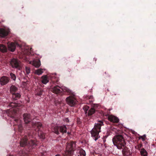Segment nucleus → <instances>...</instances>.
<instances>
[{
  "label": "nucleus",
  "instance_id": "f257e3e1",
  "mask_svg": "<svg viewBox=\"0 0 156 156\" xmlns=\"http://www.w3.org/2000/svg\"><path fill=\"white\" fill-rule=\"evenodd\" d=\"M113 144L119 149H123L126 146V143L124 138L121 135L117 134L112 139Z\"/></svg>",
  "mask_w": 156,
  "mask_h": 156
},
{
  "label": "nucleus",
  "instance_id": "f03ea898",
  "mask_svg": "<svg viewBox=\"0 0 156 156\" xmlns=\"http://www.w3.org/2000/svg\"><path fill=\"white\" fill-rule=\"evenodd\" d=\"M69 93L70 95L66 98V102L70 106H73L76 104L77 101L76 98L75 94L74 93L71 91L70 93Z\"/></svg>",
  "mask_w": 156,
  "mask_h": 156
},
{
  "label": "nucleus",
  "instance_id": "7ed1b4c3",
  "mask_svg": "<svg viewBox=\"0 0 156 156\" xmlns=\"http://www.w3.org/2000/svg\"><path fill=\"white\" fill-rule=\"evenodd\" d=\"M75 146V144L73 142H72L68 144L65 152L64 155L65 156H72Z\"/></svg>",
  "mask_w": 156,
  "mask_h": 156
},
{
  "label": "nucleus",
  "instance_id": "20e7f679",
  "mask_svg": "<svg viewBox=\"0 0 156 156\" xmlns=\"http://www.w3.org/2000/svg\"><path fill=\"white\" fill-rule=\"evenodd\" d=\"M61 90L63 92L67 93H70L71 92V90H70L64 86H62L60 87L58 86H56L53 88L52 90L54 93L58 94L61 92Z\"/></svg>",
  "mask_w": 156,
  "mask_h": 156
},
{
  "label": "nucleus",
  "instance_id": "39448f33",
  "mask_svg": "<svg viewBox=\"0 0 156 156\" xmlns=\"http://www.w3.org/2000/svg\"><path fill=\"white\" fill-rule=\"evenodd\" d=\"M27 136H25L21 140V141L20 142L21 146L23 147L28 145L27 142ZM28 144L29 145L33 146L36 145V144L33 140H31L30 142Z\"/></svg>",
  "mask_w": 156,
  "mask_h": 156
},
{
  "label": "nucleus",
  "instance_id": "423d86ee",
  "mask_svg": "<svg viewBox=\"0 0 156 156\" xmlns=\"http://www.w3.org/2000/svg\"><path fill=\"white\" fill-rule=\"evenodd\" d=\"M10 64L13 68H18L19 70L20 69V62L17 59H12L11 61Z\"/></svg>",
  "mask_w": 156,
  "mask_h": 156
},
{
  "label": "nucleus",
  "instance_id": "0eeeda50",
  "mask_svg": "<svg viewBox=\"0 0 156 156\" xmlns=\"http://www.w3.org/2000/svg\"><path fill=\"white\" fill-rule=\"evenodd\" d=\"M9 31V29L7 28H0V37H5L8 35Z\"/></svg>",
  "mask_w": 156,
  "mask_h": 156
},
{
  "label": "nucleus",
  "instance_id": "6e6552de",
  "mask_svg": "<svg viewBox=\"0 0 156 156\" xmlns=\"http://www.w3.org/2000/svg\"><path fill=\"white\" fill-rule=\"evenodd\" d=\"M100 131H97L95 130L94 129H93L91 131V136L93 139L96 141L98 138L100 137V136L99 135Z\"/></svg>",
  "mask_w": 156,
  "mask_h": 156
},
{
  "label": "nucleus",
  "instance_id": "1a4fd4ad",
  "mask_svg": "<svg viewBox=\"0 0 156 156\" xmlns=\"http://www.w3.org/2000/svg\"><path fill=\"white\" fill-rule=\"evenodd\" d=\"M20 47L23 49V51L24 52V54L27 55H30L31 54V52L32 51V48H29L27 46H26L24 48L22 46H19Z\"/></svg>",
  "mask_w": 156,
  "mask_h": 156
},
{
  "label": "nucleus",
  "instance_id": "9d476101",
  "mask_svg": "<svg viewBox=\"0 0 156 156\" xmlns=\"http://www.w3.org/2000/svg\"><path fill=\"white\" fill-rule=\"evenodd\" d=\"M24 121L26 123H28L30 122L32 119V117H30V115L27 113H25L23 115Z\"/></svg>",
  "mask_w": 156,
  "mask_h": 156
},
{
  "label": "nucleus",
  "instance_id": "9b49d317",
  "mask_svg": "<svg viewBox=\"0 0 156 156\" xmlns=\"http://www.w3.org/2000/svg\"><path fill=\"white\" fill-rule=\"evenodd\" d=\"M9 79L8 77L6 76H2L0 80V83L2 85L7 84L9 82Z\"/></svg>",
  "mask_w": 156,
  "mask_h": 156
},
{
  "label": "nucleus",
  "instance_id": "f8f14e48",
  "mask_svg": "<svg viewBox=\"0 0 156 156\" xmlns=\"http://www.w3.org/2000/svg\"><path fill=\"white\" fill-rule=\"evenodd\" d=\"M108 119L110 121L114 123H118L119 121V119L117 117L112 115H108Z\"/></svg>",
  "mask_w": 156,
  "mask_h": 156
},
{
  "label": "nucleus",
  "instance_id": "ddd939ff",
  "mask_svg": "<svg viewBox=\"0 0 156 156\" xmlns=\"http://www.w3.org/2000/svg\"><path fill=\"white\" fill-rule=\"evenodd\" d=\"M16 44L17 45L19 46L17 43H11L8 44V48L9 50L12 52L14 51L16 49Z\"/></svg>",
  "mask_w": 156,
  "mask_h": 156
},
{
  "label": "nucleus",
  "instance_id": "4468645a",
  "mask_svg": "<svg viewBox=\"0 0 156 156\" xmlns=\"http://www.w3.org/2000/svg\"><path fill=\"white\" fill-rule=\"evenodd\" d=\"M103 125V122L101 121H99L97 123L95 124L94 128L95 130L97 131L101 132L100 129L101 126Z\"/></svg>",
  "mask_w": 156,
  "mask_h": 156
},
{
  "label": "nucleus",
  "instance_id": "2eb2a0df",
  "mask_svg": "<svg viewBox=\"0 0 156 156\" xmlns=\"http://www.w3.org/2000/svg\"><path fill=\"white\" fill-rule=\"evenodd\" d=\"M30 64H32L35 67L38 68L41 65L40 61L39 60H35L33 61H31L29 62Z\"/></svg>",
  "mask_w": 156,
  "mask_h": 156
},
{
  "label": "nucleus",
  "instance_id": "dca6fc26",
  "mask_svg": "<svg viewBox=\"0 0 156 156\" xmlns=\"http://www.w3.org/2000/svg\"><path fill=\"white\" fill-rule=\"evenodd\" d=\"M41 82L46 84L49 82V80L47 75H43L41 77Z\"/></svg>",
  "mask_w": 156,
  "mask_h": 156
},
{
  "label": "nucleus",
  "instance_id": "f3484780",
  "mask_svg": "<svg viewBox=\"0 0 156 156\" xmlns=\"http://www.w3.org/2000/svg\"><path fill=\"white\" fill-rule=\"evenodd\" d=\"M6 47L3 44H0V51L2 52H6L7 51Z\"/></svg>",
  "mask_w": 156,
  "mask_h": 156
},
{
  "label": "nucleus",
  "instance_id": "a211bd4d",
  "mask_svg": "<svg viewBox=\"0 0 156 156\" xmlns=\"http://www.w3.org/2000/svg\"><path fill=\"white\" fill-rule=\"evenodd\" d=\"M59 131L62 133H66L67 128L66 126L63 125L61 126H59Z\"/></svg>",
  "mask_w": 156,
  "mask_h": 156
},
{
  "label": "nucleus",
  "instance_id": "6ab92c4d",
  "mask_svg": "<svg viewBox=\"0 0 156 156\" xmlns=\"http://www.w3.org/2000/svg\"><path fill=\"white\" fill-rule=\"evenodd\" d=\"M20 106V105L19 104L16 103L15 102H11L9 105V107H12V108Z\"/></svg>",
  "mask_w": 156,
  "mask_h": 156
},
{
  "label": "nucleus",
  "instance_id": "aec40b11",
  "mask_svg": "<svg viewBox=\"0 0 156 156\" xmlns=\"http://www.w3.org/2000/svg\"><path fill=\"white\" fill-rule=\"evenodd\" d=\"M140 154L142 156H147V153L146 151L144 148H142L140 150Z\"/></svg>",
  "mask_w": 156,
  "mask_h": 156
},
{
  "label": "nucleus",
  "instance_id": "412c9836",
  "mask_svg": "<svg viewBox=\"0 0 156 156\" xmlns=\"http://www.w3.org/2000/svg\"><path fill=\"white\" fill-rule=\"evenodd\" d=\"M12 98L14 100H16L17 98H19L20 96V94L18 93H12Z\"/></svg>",
  "mask_w": 156,
  "mask_h": 156
},
{
  "label": "nucleus",
  "instance_id": "4be33fe9",
  "mask_svg": "<svg viewBox=\"0 0 156 156\" xmlns=\"http://www.w3.org/2000/svg\"><path fill=\"white\" fill-rule=\"evenodd\" d=\"M43 72L42 69H39L35 71V73L38 75H40L42 74Z\"/></svg>",
  "mask_w": 156,
  "mask_h": 156
},
{
  "label": "nucleus",
  "instance_id": "5701e85b",
  "mask_svg": "<svg viewBox=\"0 0 156 156\" xmlns=\"http://www.w3.org/2000/svg\"><path fill=\"white\" fill-rule=\"evenodd\" d=\"M79 156H86V153L85 151L83 150H80L79 152Z\"/></svg>",
  "mask_w": 156,
  "mask_h": 156
},
{
  "label": "nucleus",
  "instance_id": "b1692460",
  "mask_svg": "<svg viewBox=\"0 0 156 156\" xmlns=\"http://www.w3.org/2000/svg\"><path fill=\"white\" fill-rule=\"evenodd\" d=\"M95 112V110L93 108H91L89 111L88 112V115H91L93 114Z\"/></svg>",
  "mask_w": 156,
  "mask_h": 156
},
{
  "label": "nucleus",
  "instance_id": "393cba45",
  "mask_svg": "<svg viewBox=\"0 0 156 156\" xmlns=\"http://www.w3.org/2000/svg\"><path fill=\"white\" fill-rule=\"evenodd\" d=\"M42 124L40 122H37L33 124V126H36L38 129H39L42 126Z\"/></svg>",
  "mask_w": 156,
  "mask_h": 156
},
{
  "label": "nucleus",
  "instance_id": "a878e982",
  "mask_svg": "<svg viewBox=\"0 0 156 156\" xmlns=\"http://www.w3.org/2000/svg\"><path fill=\"white\" fill-rule=\"evenodd\" d=\"M17 88L14 86H12L10 88V91L11 92L16 91Z\"/></svg>",
  "mask_w": 156,
  "mask_h": 156
},
{
  "label": "nucleus",
  "instance_id": "bb28decb",
  "mask_svg": "<svg viewBox=\"0 0 156 156\" xmlns=\"http://www.w3.org/2000/svg\"><path fill=\"white\" fill-rule=\"evenodd\" d=\"M58 128H59V126H55L54 128L53 131L56 134H58L59 133V129Z\"/></svg>",
  "mask_w": 156,
  "mask_h": 156
},
{
  "label": "nucleus",
  "instance_id": "cd10ccee",
  "mask_svg": "<svg viewBox=\"0 0 156 156\" xmlns=\"http://www.w3.org/2000/svg\"><path fill=\"white\" fill-rule=\"evenodd\" d=\"M122 153L124 156H128V155L130 154V152H129V151L127 150H122Z\"/></svg>",
  "mask_w": 156,
  "mask_h": 156
},
{
  "label": "nucleus",
  "instance_id": "c85d7f7f",
  "mask_svg": "<svg viewBox=\"0 0 156 156\" xmlns=\"http://www.w3.org/2000/svg\"><path fill=\"white\" fill-rule=\"evenodd\" d=\"M89 108V107L87 106H85L83 107V109L85 112V113L86 114L87 113V112Z\"/></svg>",
  "mask_w": 156,
  "mask_h": 156
},
{
  "label": "nucleus",
  "instance_id": "c756f323",
  "mask_svg": "<svg viewBox=\"0 0 156 156\" xmlns=\"http://www.w3.org/2000/svg\"><path fill=\"white\" fill-rule=\"evenodd\" d=\"M10 75L12 79L14 80H15L16 79V76L15 75L12 73H10Z\"/></svg>",
  "mask_w": 156,
  "mask_h": 156
},
{
  "label": "nucleus",
  "instance_id": "7c9ffc66",
  "mask_svg": "<svg viewBox=\"0 0 156 156\" xmlns=\"http://www.w3.org/2000/svg\"><path fill=\"white\" fill-rule=\"evenodd\" d=\"M26 71L27 74H29L30 73V68L28 67H26Z\"/></svg>",
  "mask_w": 156,
  "mask_h": 156
},
{
  "label": "nucleus",
  "instance_id": "2f4dec72",
  "mask_svg": "<svg viewBox=\"0 0 156 156\" xmlns=\"http://www.w3.org/2000/svg\"><path fill=\"white\" fill-rule=\"evenodd\" d=\"M21 86L23 88H26L27 87V83L26 82H23L21 85Z\"/></svg>",
  "mask_w": 156,
  "mask_h": 156
},
{
  "label": "nucleus",
  "instance_id": "473e14b6",
  "mask_svg": "<svg viewBox=\"0 0 156 156\" xmlns=\"http://www.w3.org/2000/svg\"><path fill=\"white\" fill-rule=\"evenodd\" d=\"M38 136L40 137L42 139H44L45 138L44 135V134H41V133H40L38 131Z\"/></svg>",
  "mask_w": 156,
  "mask_h": 156
},
{
  "label": "nucleus",
  "instance_id": "72a5a7b5",
  "mask_svg": "<svg viewBox=\"0 0 156 156\" xmlns=\"http://www.w3.org/2000/svg\"><path fill=\"white\" fill-rule=\"evenodd\" d=\"M18 129L19 131L21 132L23 129V127L22 124L20 123L18 125Z\"/></svg>",
  "mask_w": 156,
  "mask_h": 156
},
{
  "label": "nucleus",
  "instance_id": "f704fd0d",
  "mask_svg": "<svg viewBox=\"0 0 156 156\" xmlns=\"http://www.w3.org/2000/svg\"><path fill=\"white\" fill-rule=\"evenodd\" d=\"M146 137V135H144L143 136H140V138L142 140L144 141L145 140Z\"/></svg>",
  "mask_w": 156,
  "mask_h": 156
},
{
  "label": "nucleus",
  "instance_id": "c9c22d12",
  "mask_svg": "<svg viewBox=\"0 0 156 156\" xmlns=\"http://www.w3.org/2000/svg\"><path fill=\"white\" fill-rule=\"evenodd\" d=\"M43 90H41L39 93H37V95L38 96H41L43 94Z\"/></svg>",
  "mask_w": 156,
  "mask_h": 156
},
{
  "label": "nucleus",
  "instance_id": "e433bc0d",
  "mask_svg": "<svg viewBox=\"0 0 156 156\" xmlns=\"http://www.w3.org/2000/svg\"><path fill=\"white\" fill-rule=\"evenodd\" d=\"M13 111L15 113L16 112V108H13V109H10V111Z\"/></svg>",
  "mask_w": 156,
  "mask_h": 156
},
{
  "label": "nucleus",
  "instance_id": "4c0bfd02",
  "mask_svg": "<svg viewBox=\"0 0 156 156\" xmlns=\"http://www.w3.org/2000/svg\"><path fill=\"white\" fill-rule=\"evenodd\" d=\"M15 121L17 122V123H18V122H20V119H16L15 120Z\"/></svg>",
  "mask_w": 156,
  "mask_h": 156
},
{
  "label": "nucleus",
  "instance_id": "58836bf2",
  "mask_svg": "<svg viewBox=\"0 0 156 156\" xmlns=\"http://www.w3.org/2000/svg\"><path fill=\"white\" fill-rule=\"evenodd\" d=\"M66 121H69V120H68V118H66Z\"/></svg>",
  "mask_w": 156,
  "mask_h": 156
},
{
  "label": "nucleus",
  "instance_id": "ea45409f",
  "mask_svg": "<svg viewBox=\"0 0 156 156\" xmlns=\"http://www.w3.org/2000/svg\"><path fill=\"white\" fill-rule=\"evenodd\" d=\"M55 156H61L60 155L58 154L56 155Z\"/></svg>",
  "mask_w": 156,
  "mask_h": 156
},
{
  "label": "nucleus",
  "instance_id": "a19ab883",
  "mask_svg": "<svg viewBox=\"0 0 156 156\" xmlns=\"http://www.w3.org/2000/svg\"><path fill=\"white\" fill-rule=\"evenodd\" d=\"M9 156H14L12 155H10Z\"/></svg>",
  "mask_w": 156,
  "mask_h": 156
},
{
  "label": "nucleus",
  "instance_id": "79ce46f5",
  "mask_svg": "<svg viewBox=\"0 0 156 156\" xmlns=\"http://www.w3.org/2000/svg\"><path fill=\"white\" fill-rule=\"evenodd\" d=\"M68 134H69V132H68Z\"/></svg>",
  "mask_w": 156,
  "mask_h": 156
}]
</instances>
